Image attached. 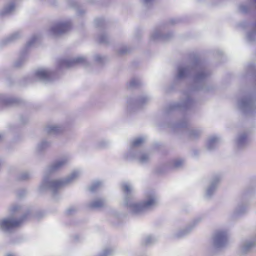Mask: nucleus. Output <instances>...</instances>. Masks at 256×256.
<instances>
[{
	"mask_svg": "<svg viewBox=\"0 0 256 256\" xmlns=\"http://www.w3.org/2000/svg\"><path fill=\"white\" fill-rule=\"evenodd\" d=\"M18 209V208L16 207V206H14L12 208V212H16Z\"/></svg>",
	"mask_w": 256,
	"mask_h": 256,
	"instance_id": "9b49d317",
	"label": "nucleus"
},
{
	"mask_svg": "<svg viewBox=\"0 0 256 256\" xmlns=\"http://www.w3.org/2000/svg\"><path fill=\"white\" fill-rule=\"evenodd\" d=\"M182 163V162L181 161H180V162H178V164H176V166H178V165H179V164H181Z\"/></svg>",
	"mask_w": 256,
	"mask_h": 256,
	"instance_id": "ddd939ff",
	"label": "nucleus"
},
{
	"mask_svg": "<svg viewBox=\"0 0 256 256\" xmlns=\"http://www.w3.org/2000/svg\"><path fill=\"white\" fill-rule=\"evenodd\" d=\"M22 221L23 218L20 220L6 219L2 222L0 225L2 228L8 230L18 226L22 224Z\"/></svg>",
	"mask_w": 256,
	"mask_h": 256,
	"instance_id": "f257e3e1",
	"label": "nucleus"
},
{
	"mask_svg": "<svg viewBox=\"0 0 256 256\" xmlns=\"http://www.w3.org/2000/svg\"><path fill=\"white\" fill-rule=\"evenodd\" d=\"M146 158H147V156H142L141 160H146Z\"/></svg>",
	"mask_w": 256,
	"mask_h": 256,
	"instance_id": "f8f14e48",
	"label": "nucleus"
},
{
	"mask_svg": "<svg viewBox=\"0 0 256 256\" xmlns=\"http://www.w3.org/2000/svg\"><path fill=\"white\" fill-rule=\"evenodd\" d=\"M6 256H14L12 254H8Z\"/></svg>",
	"mask_w": 256,
	"mask_h": 256,
	"instance_id": "4468645a",
	"label": "nucleus"
},
{
	"mask_svg": "<svg viewBox=\"0 0 256 256\" xmlns=\"http://www.w3.org/2000/svg\"><path fill=\"white\" fill-rule=\"evenodd\" d=\"M218 240H220V236H219V237L218 238Z\"/></svg>",
	"mask_w": 256,
	"mask_h": 256,
	"instance_id": "2eb2a0df",
	"label": "nucleus"
},
{
	"mask_svg": "<svg viewBox=\"0 0 256 256\" xmlns=\"http://www.w3.org/2000/svg\"><path fill=\"white\" fill-rule=\"evenodd\" d=\"M103 206V202L102 200H98L94 202L92 206L93 208H100Z\"/></svg>",
	"mask_w": 256,
	"mask_h": 256,
	"instance_id": "39448f33",
	"label": "nucleus"
},
{
	"mask_svg": "<svg viewBox=\"0 0 256 256\" xmlns=\"http://www.w3.org/2000/svg\"><path fill=\"white\" fill-rule=\"evenodd\" d=\"M71 28L70 22L60 23L54 26L52 29L54 34H61L68 30Z\"/></svg>",
	"mask_w": 256,
	"mask_h": 256,
	"instance_id": "f03ea898",
	"label": "nucleus"
},
{
	"mask_svg": "<svg viewBox=\"0 0 256 256\" xmlns=\"http://www.w3.org/2000/svg\"><path fill=\"white\" fill-rule=\"evenodd\" d=\"M144 139L142 138H138L135 140L133 142V146H138L144 142Z\"/></svg>",
	"mask_w": 256,
	"mask_h": 256,
	"instance_id": "423d86ee",
	"label": "nucleus"
},
{
	"mask_svg": "<svg viewBox=\"0 0 256 256\" xmlns=\"http://www.w3.org/2000/svg\"><path fill=\"white\" fill-rule=\"evenodd\" d=\"M186 72L185 69H180L179 71V76L182 77Z\"/></svg>",
	"mask_w": 256,
	"mask_h": 256,
	"instance_id": "1a4fd4ad",
	"label": "nucleus"
},
{
	"mask_svg": "<svg viewBox=\"0 0 256 256\" xmlns=\"http://www.w3.org/2000/svg\"><path fill=\"white\" fill-rule=\"evenodd\" d=\"M84 61V58H76L75 60H74V62L75 63H80V62H82Z\"/></svg>",
	"mask_w": 256,
	"mask_h": 256,
	"instance_id": "6e6552de",
	"label": "nucleus"
},
{
	"mask_svg": "<svg viewBox=\"0 0 256 256\" xmlns=\"http://www.w3.org/2000/svg\"><path fill=\"white\" fill-rule=\"evenodd\" d=\"M122 189L124 192L128 193L130 191V187L128 185H124L122 187Z\"/></svg>",
	"mask_w": 256,
	"mask_h": 256,
	"instance_id": "0eeeda50",
	"label": "nucleus"
},
{
	"mask_svg": "<svg viewBox=\"0 0 256 256\" xmlns=\"http://www.w3.org/2000/svg\"><path fill=\"white\" fill-rule=\"evenodd\" d=\"M36 74L40 78L46 79L50 77V74L46 70H42L38 71Z\"/></svg>",
	"mask_w": 256,
	"mask_h": 256,
	"instance_id": "20e7f679",
	"label": "nucleus"
},
{
	"mask_svg": "<svg viewBox=\"0 0 256 256\" xmlns=\"http://www.w3.org/2000/svg\"><path fill=\"white\" fill-rule=\"evenodd\" d=\"M62 182H60L58 184V185H60V184H61Z\"/></svg>",
	"mask_w": 256,
	"mask_h": 256,
	"instance_id": "dca6fc26",
	"label": "nucleus"
},
{
	"mask_svg": "<svg viewBox=\"0 0 256 256\" xmlns=\"http://www.w3.org/2000/svg\"><path fill=\"white\" fill-rule=\"evenodd\" d=\"M155 202V200L152 198H150L142 204H136L134 206V208L136 210H142L144 208L153 206Z\"/></svg>",
	"mask_w": 256,
	"mask_h": 256,
	"instance_id": "7ed1b4c3",
	"label": "nucleus"
},
{
	"mask_svg": "<svg viewBox=\"0 0 256 256\" xmlns=\"http://www.w3.org/2000/svg\"><path fill=\"white\" fill-rule=\"evenodd\" d=\"M64 163V162H58V163H57V164H55V166H54V167L55 168H58V166H62Z\"/></svg>",
	"mask_w": 256,
	"mask_h": 256,
	"instance_id": "9d476101",
	"label": "nucleus"
}]
</instances>
